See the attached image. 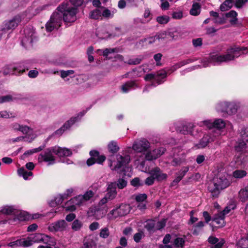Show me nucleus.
Here are the masks:
<instances>
[{"instance_id": "obj_36", "label": "nucleus", "mask_w": 248, "mask_h": 248, "mask_svg": "<svg viewBox=\"0 0 248 248\" xmlns=\"http://www.w3.org/2000/svg\"><path fill=\"white\" fill-rule=\"evenodd\" d=\"M237 13L233 10H232L226 14L225 17L227 18H230V22L232 24L235 23L237 21Z\"/></svg>"}, {"instance_id": "obj_30", "label": "nucleus", "mask_w": 248, "mask_h": 248, "mask_svg": "<svg viewBox=\"0 0 248 248\" xmlns=\"http://www.w3.org/2000/svg\"><path fill=\"white\" fill-rule=\"evenodd\" d=\"M136 84L135 82L131 81L125 83L121 87L122 91L124 93H126L133 89H135Z\"/></svg>"}, {"instance_id": "obj_31", "label": "nucleus", "mask_w": 248, "mask_h": 248, "mask_svg": "<svg viewBox=\"0 0 248 248\" xmlns=\"http://www.w3.org/2000/svg\"><path fill=\"white\" fill-rule=\"evenodd\" d=\"M91 156H94L96 163L98 164L102 163L106 159V156L104 155H99L98 152L96 151H91L90 152Z\"/></svg>"}, {"instance_id": "obj_12", "label": "nucleus", "mask_w": 248, "mask_h": 248, "mask_svg": "<svg viewBox=\"0 0 248 248\" xmlns=\"http://www.w3.org/2000/svg\"><path fill=\"white\" fill-rule=\"evenodd\" d=\"M17 214V218L19 220H24L26 219L25 213L20 212L19 213L12 206H4L0 208V215Z\"/></svg>"}, {"instance_id": "obj_38", "label": "nucleus", "mask_w": 248, "mask_h": 248, "mask_svg": "<svg viewBox=\"0 0 248 248\" xmlns=\"http://www.w3.org/2000/svg\"><path fill=\"white\" fill-rule=\"evenodd\" d=\"M201 12V6L198 3H194L193 4L192 8L190 11V14L192 16H197Z\"/></svg>"}, {"instance_id": "obj_55", "label": "nucleus", "mask_w": 248, "mask_h": 248, "mask_svg": "<svg viewBox=\"0 0 248 248\" xmlns=\"http://www.w3.org/2000/svg\"><path fill=\"white\" fill-rule=\"evenodd\" d=\"M44 147H39L38 148H34V149H31V150H28L26 152H25L24 153V155H32L34 153H37V152H39L40 151H41V150H43Z\"/></svg>"}, {"instance_id": "obj_40", "label": "nucleus", "mask_w": 248, "mask_h": 248, "mask_svg": "<svg viewBox=\"0 0 248 248\" xmlns=\"http://www.w3.org/2000/svg\"><path fill=\"white\" fill-rule=\"evenodd\" d=\"M83 224L81 221L75 219L71 225V228L74 231H78L82 227Z\"/></svg>"}, {"instance_id": "obj_6", "label": "nucleus", "mask_w": 248, "mask_h": 248, "mask_svg": "<svg viewBox=\"0 0 248 248\" xmlns=\"http://www.w3.org/2000/svg\"><path fill=\"white\" fill-rule=\"evenodd\" d=\"M62 23V15L56 11L52 14L50 19L46 23V30L47 31H51L57 30L61 26Z\"/></svg>"}, {"instance_id": "obj_22", "label": "nucleus", "mask_w": 248, "mask_h": 248, "mask_svg": "<svg viewBox=\"0 0 248 248\" xmlns=\"http://www.w3.org/2000/svg\"><path fill=\"white\" fill-rule=\"evenodd\" d=\"M166 34L165 33H159L154 36H152L145 39L146 44H152L156 42H160V40L165 39Z\"/></svg>"}, {"instance_id": "obj_64", "label": "nucleus", "mask_w": 248, "mask_h": 248, "mask_svg": "<svg viewBox=\"0 0 248 248\" xmlns=\"http://www.w3.org/2000/svg\"><path fill=\"white\" fill-rule=\"evenodd\" d=\"M102 16L106 18H110L113 17V14L111 13L109 10L106 9L101 13Z\"/></svg>"}, {"instance_id": "obj_16", "label": "nucleus", "mask_w": 248, "mask_h": 248, "mask_svg": "<svg viewBox=\"0 0 248 248\" xmlns=\"http://www.w3.org/2000/svg\"><path fill=\"white\" fill-rule=\"evenodd\" d=\"M165 149L163 147L155 149L152 151H148L145 154L147 160L151 161L156 159L164 153Z\"/></svg>"}, {"instance_id": "obj_19", "label": "nucleus", "mask_w": 248, "mask_h": 248, "mask_svg": "<svg viewBox=\"0 0 248 248\" xmlns=\"http://www.w3.org/2000/svg\"><path fill=\"white\" fill-rule=\"evenodd\" d=\"M116 184L115 183H111L108 185L107 192L105 196L109 200H113L117 195Z\"/></svg>"}, {"instance_id": "obj_56", "label": "nucleus", "mask_w": 248, "mask_h": 248, "mask_svg": "<svg viewBox=\"0 0 248 248\" xmlns=\"http://www.w3.org/2000/svg\"><path fill=\"white\" fill-rule=\"evenodd\" d=\"M185 243V240L183 238L178 237L175 239L174 244L177 247H182L183 246Z\"/></svg>"}, {"instance_id": "obj_54", "label": "nucleus", "mask_w": 248, "mask_h": 248, "mask_svg": "<svg viewBox=\"0 0 248 248\" xmlns=\"http://www.w3.org/2000/svg\"><path fill=\"white\" fill-rule=\"evenodd\" d=\"M61 77L62 78H65L68 76L73 75L74 73V71L72 70H68L66 71L61 70L60 71Z\"/></svg>"}, {"instance_id": "obj_45", "label": "nucleus", "mask_w": 248, "mask_h": 248, "mask_svg": "<svg viewBox=\"0 0 248 248\" xmlns=\"http://www.w3.org/2000/svg\"><path fill=\"white\" fill-rule=\"evenodd\" d=\"M90 16L93 19H99L101 17V12L98 9L93 10L91 12Z\"/></svg>"}, {"instance_id": "obj_59", "label": "nucleus", "mask_w": 248, "mask_h": 248, "mask_svg": "<svg viewBox=\"0 0 248 248\" xmlns=\"http://www.w3.org/2000/svg\"><path fill=\"white\" fill-rule=\"evenodd\" d=\"M147 198L146 194H139L136 196L135 199L137 202H142L146 200Z\"/></svg>"}, {"instance_id": "obj_33", "label": "nucleus", "mask_w": 248, "mask_h": 248, "mask_svg": "<svg viewBox=\"0 0 248 248\" xmlns=\"http://www.w3.org/2000/svg\"><path fill=\"white\" fill-rule=\"evenodd\" d=\"M108 151L111 153H116L120 149L119 146H118L117 142L115 141H111L108 145Z\"/></svg>"}, {"instance_id": "obj_7", "label": "nucleus", "mask_w": 248, "mask_h": 248, "mask_svg": "<svg viewBox=\"0 0 248 248\" xmlns=\"http://www.w3.org/2000/svg\"><path fill=\"white\" fill-rule=\"evenodd\" d=\"M236 207L234 202H231L222 211L217 214L213 219V222L218 225V227H221L224 226V218L226 215L228 214L232 210H234Z\"/></svg>"}, {"instance_id": "obj_42", "label": "nucleus", "mask_w": 248, "mask_h": 248, "mask_svg": "<svg viewBox=\"0 0 248 248\" xmlns=\"http://www.w3.org/2000/svg\"><path fill=\"white\" fill-rule=\"evenodd\" d=\"M107 218L109 220L114 219L117 217H120L117 208L113 209L107 214Z\"/></svg>"}, {"instance_id": "obj_61", "label": "nucleus", "mask_w": 248, "mask_h": 248, "mask_svg": "<svg viewBox=\"0 0 248 248\" xmlns=\"http://www.w3.org/2000/svg\"><path fill=\"white\" fill-rule=\"evenodd\" d=\"M202 125L206 126L208 128H214V121H212L211 120H207L202 122ZM201 125H202L201 124Z\"/></svg>"}, {"instance_id": "obj_29", "label": "nucleus", "mask_w": 248, "mask_h": 248, "mask_svg": "<svg viewBox=\"0 0 248 248\" xmlns=\"http://www.w3.org/2000/svg\"><path fill=\"white\" fill-rule=\"evenodd\" d=\"M117 208L120 217L127 215L130 210L129 205L126 204H122Z\"/></svg>"}, {"instance_id": "obj_13", "label": "nucleus", "mask_w": 248, "mask_h": 248, "mask_svg": "<svg viewBox=\"0 0 248 248\" xmlns=\"http://www.w3.org/2000/svg\"><path fill=\"white\" fill-rule=\"evenodd\" d=\"M24 31L25 35L22 39V44L25 47H28L32 46L35 40L34 31L30 28L25 29Z\"/></svg>"}, {"instance_id": "obj_3", "label": "nucleus", "mask_w": 248, "mask_h": 248, "mask_svg": "<svg viewBox=\"0 0 248 248\" xmlns=\"http://www.w3.org/2000/svg\"><path fill=\"white\" fill-rule=\"evenodd\" d=\"M57 12L62 16L63 20L65 24H68L74 22L77 20V14L78 9L72 7L68 2H63L57 8Z\"/></svg>"}, {"instance_id": "obj_28", "label": "nucleus", "mask_w": 248, "mask_h": 248, "mask_svg": "<svg viewBox=\"0 0 248 248\" xmlns=\"http://www.w3.org/2000/svg\"><path fill=\"white\" fill-rule=\"evenodd\" d=\"M26 242L25 238L17 239L16 240L11 242L8 244L7 246L12 248H16L18 247H27Z\"/></svg>"}, {"instance_id": "obj_17", "label": "nucleus", "mask_w": 248, "mask_h": 248, "mask_svg": "<svg viewBox=\"0 0 248 248\" xmlns=\"http://www.w3.org/2000/svg\"><path fill=\"white\" fill-rule=\"evenodd\" d=\"M81 206L77 197H75L67 201L64 205V208L66 211L72 212L77 209L78 206Z\"/></svg>"}, {"instance_id": "obj_57", "label": "nucleus", "mask_w": 248, "mask_h": 248, "mask_svg": "<svg viewBox=\"0 0 248 248\" xmlns=\"http://www.w3.org/2000/svg\"><path fill=\"white\" fill-rule=\"evenodd\" d=\"M160 0L161 2V3L160 4V8L162 10L165 11L169 9V7L170 6V4L169 3V1L167 0Z\"/></svg>"}, {"instance_id": "obj_53", "label": "nucleus", "mask_w": 248, "mask_h": 248, "mask_svg": "<svg viewBox=\"0 0 248 248\" xmlns=\"http://www.w3.org/2000/svg\"><path fill=\"white\" fill-rule=\"evenodd\" d=\"M166 223V220L163 219L161 220L155 222V230H159L164 227Z\"/></svg>"}, {"instance_id": "obj_20", "label": "nucleus", "mask_w": 248, "mask_h": 248, "mask_svg": "<svg viewBox=\"0 0 248 248\" xmlns=\"http://www.w3.org/2000/svg\"><path fill=\"white\" fill-rule=\"evenodd\" d=\"M53 153L58 156H68L72 155V151L66 148H62L59 146L52 147Z\"/></svg>"}, {"instance_id": "obj_32", "label": "nucleus", "mask_w": 248, "mask_h": 248, "mask_svg": "<svg viewBox=\"0 0 248 248\" xmlns=\"http://www.w3.org/2000/svg\"><path fill=\"white\" fill-rule=\"evenodd\" d=\"M18 174L23 177L25 180H28L30 177H32L33 174L31 171L26 170L25 168L22 167L17 170Z\"/></svg>"}, {"instance_id": "obj_43", "label": "nucleus", "mask_w": 248, "mask_h": 248, "mask_svg": "<svg viewBox=\"0 0 248 248\" xmlns=\"http://www.w3.org/2000/svg\"><path fill=\"white\" fill-rule=\"evenodd\" d=\"M15 98L13 95L8 94L0 96V104L13 101Z\"/></svg>"}, {"instance_id": "obj_51", "label": "nucleus", "mask_w": 248, "mask_h": 248, "mask_svg": "<svg viewBox=\"0 0 248 248\" xmlns=\"http://www.w3.org/2000/svg\"><path fill=\"white\" fill-rule=\"evenodd\" d=\"M97 51H102L104 56H108L109 54L117 52L116 48H106L104 50L98 49Z\"/></svg>"}, {"instance_id": "obj_5", "label": "nucleus", "mask_w": 248, "mask_h": 248, "mask_svg": "<svg viewBox=\"0 0 248 248\" xmlns=\"http://www.w3.org/2000/svg\"><path fill=\"white\" fill-rule=\"evenodd\" d=\"M116 161H112L111 159L108 160V166L111 170L115 171H118L122 167L128 164L130 160V157L129 155H125L124 156L118 154L116 156Z\"/></svg>"}, {"instance_id": "obj_37", "label": "nucleus", "mask_w": 248, "mask_h": 248, "mask_svg": "<svg viewBox=\"0 0 248 248\" xmlns=\"http://www.w3.org/2000/svg\"><path fill=\"white\" fill-rule=\"evenodd\" d=\"M233 0H225L220 5V9L221 11H226L231 9L232 6Z\"/></svg>"}, {"instance_id": "obj_60", "label": "nucleus", "mask_w": 248, "mask_h": 248, "mask_svg": "<svg viewBox=\"0 0 248 248\" xmlns=\"http://www.w3.org/2000/svg\"><path fill=\"white\" fill-rule=\"evenodd\" d=\"M214 22L218 24H222L226 22L225 21V17L224 16H218L216 18L214 19Z\"/></svg>"}, {"instance_id": "obj_23", "label": "nucleus", "mask_w": 248, "mask_h": 248, "mask_svg": "<svg viewBox=\"0 0 248 248\" xmlns=\"http://www.w3.org/2000/svg\"><path fill=\"white\" fill-rule=\"evenodd\" d=\"M208 240L210 244L215 245L211 248H221L224 243V240L223 239H219L213 236H210Z\"/></svg>"}, {"instance_id": "obj_4", "label": "nucleus", "mask_w": 248, "mask_h": 248, "mask_svg": "<svg viewBox=\"0 0 248 248\" xmlns=\"http://www.w3.org/2000/svg\"><path fill=\"white\" fill-rule=\"evenodd\" d=\"M27 247L31 246L34 243H44L49 245H52V238L48 235L42 233H35L25 238Z\"/></svg>"}, {"instance_id": "obj_14", "label": "nucleus", "mask_w": 248, "mask_h": 248, "mask_svg": "<svg viewBox=\"0 0 248 248\" xmlns=\"http://www.w3.org/2000/svg\"><path fill=\"white\" fill-rule=\"evenodd\" d=\"M167 76V73L164 70H160L157 72L156 74H149L147 75L144 79L146 81H150L154 80L156 81L158 84H161L162 79L165 78Z\"/></svg>"}, {"instance_id": "obj_34", "label": "nucleus", "mask_w": 248, "mask_h": 248, "mask_svg": "<svg viewBox=\"0 0 248 248\" xmlns=\"http://www.w3.org/2000/svg\"><path fill=\"white\" fill-rule=\"evenodd\" d=\"M155 220H148L146 222L144 227L150 232H154L155 231Z\"/></svg>"}, {"instance_id": "obj_44", "label": "nucleus", "mask_w": 248, "mask_h": 248, "mask_svg": "<svg viewBox=\"0 0 248 248\" xmlns=\"http://www.w3.org/2000/svg\"><path fill=\"white\" fill-rule=\"evenodd\" d=\"M156 21L160 24H166L168 23L170 20V17L166 15L158 16L156 17Z\"/></svg>"}, {"instance_id": "obj_39", "label": "nucleus", "mask_w": 248, "mask_h": 248, "mask_svg": "<svg viewBox=\"0 0 248 248\" xmlns=\"http://www.w3.org/2000/svg\"><path fill=\"white\" fill-rule=\"evenodd\" d=\"M36 137V135H29L28 137L27 136H21L17 137L16 138H15L13 140L14 141H19L22 140H24L26 141L31 142L32 140H33Z\"/></svg>"}, {"instance_id": "obj_48", "label": "nucleus", "mask_w": 248, "mask_h": 248, "mask_svg": "<svg viewBox=\"0 0 248 248\" xmlns=\"http://www.w3.org/2000/svg\"><path fill=\"white\" fill-rule=\"evenodd\" d=\"M83 3V0H69V3H68L71 6L72 5L73 6V7H75L78 9V7L81 6Z\"/></svg>"}, {"instance_id": "obj_49", "label": "nucleus", "mask_w": 248, "mask_h": 248, "mask_svg": "<svg viewBox=\"0 0 248 248\" xmlns=\"http://www.w3.org/2000/svg\"><path fill=\"white\" fill-rule=\"evenodd\" d=\"M20 131L24 134H28L32 133L33 129L27 125H21Z\"/></svg>"}, {"instance_id": "obj_58", "label": "nucleus", "mask_w": 248, "mask_h": 248, "mask_svg": "<svg viewBox=\"0 0 248 248\" xmlns=\"http://www.w3.org/2000/svg\"><path fill=\"white\" fill-rule=\"evenodd\" d=\"M246 148V144L244 142H240L235 146V150L237 152H241Z\"/></svg>"}, {"instance_id": "obj_2", "label": "nucleus", "mask_w": 248, "mask_h": 248, "mask_svg": "<svg viewBox=\"0 0 248 248\" xmlns=\"http://www.w3.org/2000/svg\"><path fill=\"white\" fill-rule=\"evenodd\" d=\"M229 185V182L225 175L219 173L209 183L208 189L213 197L217 198L221 190L228 187Z\"/></svg>"}, {"instance_id": "obj_35", "label": "nucleus", "mask_w": 248, "mask_h": 248, "mask_svg": "<svg viewBox=\"0 0 248 248\" xmlns=\"http://www.w3.org/2000/svg\"><path fill=\"white\" fill-rule=\"evenodd\" d=\"M239 198L242 202H245L247 201L248 199V188L247 187L240 190Z\"/></svg>"}, {"instance_id": "obj_18", "label": "nucleus", "mask_w": 248, "mask_h": 248, "mask_svg": "<svg viewBox=\"0 0 248 248\" xmlns=\"http://www.w3.org/2000/svg\"><path fill=\"white\" fill-rule=\"evenodd\" d=\"M149 173L158 181H163L167 178V175L166 173H163L158 167L152 169Z\"/></svg>"}, {"instance_id": "obj_15", "label": "nucleus", "mask_w": 248, "mask_h": 248, "mask_svg": "<svg viewBox=\"0 0 248 248\" xmlns=\"http://www.w3.org/2000/svg\"><path fill=\"white\" fill-rule=\"evenodd\" d=\"M8 68L11 69V71H6V70L4 71V75L8 74H18L20 73H23L26 70H28V68L27 66L25 65V63L23 62H21L15 64H13L11 66H9Z\"/></svg>"}, {"instance_id": "obj_46", "label": "nucleus", "mask_w": 248, "mask_h": 248, "mask_svg": "<svg viewBox=\"0 0 248 248\" xmlns=\"http://www.w3.org/2000/svg\"><path fill=\"white\" fill-rule=\"evenodd\" d=\"M247 172L243 170H236L233 172V176L236 178H242L246 176Z\"/></svg>"}, {"instance_id": "obj_8", "label": "nucleus", "mask_w": 248, "mask_h": 248, "mask_svg": "<svg viewBox=\"0 0 248 248\" xmlns=\"http://www.w3.org/2000/svg\"><path fill=\"white\" fill-rule=\"evenodd\" d=\"M53 154H54L52 147L47 149L39 155L38 161L39 162H45L47 163V165H52L56 163V157Z\"/></svg>"}, {"instance_id": "obj_62", "label": "nucleus", "mask_w": 248, "mask_h": 248, "mask_svg": "<svg viewBox=\"0 0 248 248\" xmlns=\"http://www.w3.org/2000/svg\"><path fill=\"white\" fill-rule=\"evenodd\" d=\"M127 185V182L123 179H119L118 180L117 186L120 189H123Z\"/></svg>"}, {"instance_id": "obj_26", "label": "nucleus", "mask_w": 248, "mask_h": 248, "mask_svg": "<svg viewBox=\"0 0 248 248\" xmlns=\"http://www.w3.org/2000/svg\"><path fill=\"white\" fill-rule=\"evenodd\" d=\"M238 105L234 102H228L226 116L235 114L237 112Z\"/></svg>"}, {"instance_id": "obj_50", "label": "nucleus", "mask_w": 248, "mask_h": 248, "mask_svg": "<svg viewBox=\"0 0 248 248\" xmlns=\"http://www.w3.org/2000/svg\"><path fill=\"white\" fill-rule=\"evenodd\" d=\"M209 142V141L208 137H204L200 143L198 145V148H202L206 147Z\"/></svg>"}, {"instance_id": "obj_27", "label": "nucleus", "mask_w": 248, "mask_h": 248, "mask_svg": "<svg viewBox=\"0 0 248 248\" xmlns=\"http://www.w3.org/2000/svg\"><path fill=\"white\" fill-rule=\"evenodd\" d=\"M85 113V112H80L78 114L77 116L72 117L70 120L66 121L63 125L65 127L66 130L69 129L71 126L74 124H75L78 119L81 118V117L83 116Z\"/></svg>"}, {"instance_id": "obj_9", "label": "nucleus", "mask_w": 248, "mask_h": 248, "mask_svg": "<svg viewBox=\"0 0 248 248\" xmlns=\"http://www.w3.org/2000/svg\"><path fill=\"white\" fill-rule=\"evenodd\" d=\"M150 147V143L145 139L135 140L132 145V149L138 153L147 152Z\"/></svg>"}, {"instance_id": "obj_10", "label": "nucleus", "mask_w": 248, "mask_h": 248, "mask_svg": "<svg viewBox=\"0 0 248 248\" xmlns=\"http://www.w3.org/2000/svg\"><path fill=\"white\" fill-rule=\"evenodd\" d=\"M24 14L17 15L14 16L11 19L6 21L3 26L5 29L7 31H11L15 30L19 24V23L24 19Z\"/></svg>"}, {"instance_id": "obj_21", "label": "nucleus", "mask_w": 248, "mask_h": 248, "mask_svg": "<svg viewBox=\"0 0 248 248\" xmlns=\"http://www.w3.org/2000/svg\"><path fill=\"white\" fill-rule=\"evenodd\" d=\"M94 193L91 190H87L83 195H79L77 197L80 205H83L86 202L90 200L94 196Z\"/></svg>"}, {"instance_id": "obj_47", "label": "nucleus", "mask_w": 248, "mask_h": 248, "mask_svg": "<svg viewBox=\"0 0 248 248\" xmlns=\"http://www.w3.org/2000/svg\"><path fill=\"white\" fill-rule=\"evenodd\" d=\"M9 34V31L5 29V27L3 26V27L0 29V40L3 39L4 40L6 39L8 37Z\"/></svg>"}, {"instance_id": "obj_52", "label": "nucleus", "mask_w": 248, "mask_h": 248, "mask_svg": "<svg viewBox=\"0 0 248 248\" xmlns=\"http://www.w3.org/2000/svg\"><path fill=\"white\" fill-rule=\"evenodd\" d=\"M131 184L134 187H139L143 185V183L138 177L133 179L131 181Z\"/></svg>"}, {"instance_id": "obj_1", "label": "nucleus", "mask_w": 248, "mask_h": 248, "mask_svg": "<svg viewBox=\"0 0 248 248\" xmlns=\"http://www.w3.org/2000/svg\"><path fill=\"white\" fill-rule=\"evenodd\" d=\"M244 50H246V48L235 47L228 49L226 54L212 55L209 58L205 59L202 61V66L207 67L210 66L211 64L216 65L222 62H228L233 60L234 58L239 57Z\"/></svg>"}, {"instance_id": "obj_41", "label": "nucleus", "mask_w": 248, "mask_h": 248, "mask_svg": "<svg viewBox=\"0 0 248 248\" xmlns=\"http://www.w3.org/2000/svg\"><path fill=\"white\" fill-rule=\"evenodd\" d=\"M226 124L224 120L221 119H217L214 120V127L218 129L224 128Z\"/></svg>"}, {"instance_id": "obj_63", "label": "nucleus", "mask_w": 248, "mask_h": 248, "mask_svg": "<svg viewBox=\"0 0 248 248\" xmlns=\"http://www.w3.org/2000/svg\"><path fill=\"white\" fill-rule=\"evenodd\" d=\"M204 224L203 222H202V221H199L196 224L194 225L193 226V228H192L194 230L193 233L196 234H197L196 229H201V228H202L204 226Z\"/></svg>"}, {"instance_id": "obj_25", "label": "nucleus", "mask_w": 248, "mask_h": 248, "mask_svg": "<svg viewBox=\"0 0 248 248\" xmlns=\"http://www.w3.org/2000/svg\"><path fill=\"white\" fill-rule=\"evenodd\" d=\"M228 102L223 101L218 103L216 106V110L222 114L224 116H226L227 108Z\"/></svg>"}, {"instance_id": "obj_24", "label": "nucleus", "mask_w": 248, "mask_h": 248, "mask_svg": "<svg viewBox=\"0 0 248 248\" xmlns=\"http://www.w3.org/2000/svg\"><path fill=\"white\" fill-rule=\"evenodd\" d=\"M145 160H146V159L144 153L143 155H137L135 156L134 163L137 167H139V169L143 170L145 165Z\"/></svg>"}, {"instance_id": "obj_11", "label": "nucleus", "mask_w": 248, "mask_h": 248, "mask_svg": "<svg viewBox=\"0 0 248 248\" xmlns=\"http://www.w3.org/2000/svg\"><path fill=\"white\" fill-rule=\"evenodd\" d=\"M68 224L63 219H61L50 224L48 230L52 232H62L66 231Z\"/></svg>"}]
</instances>
